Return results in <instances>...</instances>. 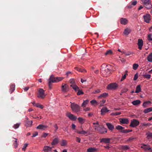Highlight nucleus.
<instances>
[{
  "instance_id": "obj_36",
  "label": "nucleus",
  "mask_w": 152,
  "mask_h": 152,
  "mask_svg": "<svg viewBox=\"0 0 152 152\" xmlns=\"http://www.w3.org/2000/svg\"><path fill=\"white\" fill-rule=\"evenodd\" d=\"M88 102L89 100L88 99L84 101L83 103L82 104L81 106L83 107H85L86 105L88 104Z\"/></svg>"
},
{
  "instance_id": "obj_31",
  "label": "nucleus",
  "mask_w": 152,
  "mask_h": 152,
  "mask_svg": "<svg viewBox=\"0 0 152 152\" xmlns=\"http://www.w3.org/2000/svg\"><path fill=\"white\" fill-rule=\"evenodd\" d=\"M67 144L66 140H62L61 143V146H65Z\"/></svg>"
},
{
  "instance_id": "obj_50",
  "label": "nucleus",
  "mask_w": 152,
  "mask_h": 152,
  "mask_svg": "<svg viewBox=\"0 0 152 152\" xmlns=\"http://www.w3.org/2000/svg\"><path fill=\"white\" fill-rule=\"evenodd\" d=\"M106 101V100L105 99H103L101 101H100L99 102L101 105H103V104H104Z\"/></svg>"
},
{
  "instance_id": "obj_52",
  "label": "nucleus",
  "mask_w": 152,
  "mask_h": 152,
  "mask_svg": "<svg viewBox=\"0 0 152 152\" xmlns=\"http://www.w3.org/2000/svg\"><path fill=\"white\" fill-rule=\"evenodd\" d=\"M136 139V137H129V139L127 140V141H130L134 139Z\"/></svg>"
},
{
  "instance_id": "obj_47",
  "label": "nucleus",
  "mask_w": 152,
  "mask_h": 152,
  "mask_svg": "<svg viewBox=\"0 0 152 152\" xmlns=\"http://www.w3.org/2000/svg\"><path fill=\"white\" fill-rule=\"evenodd\" d=\"M95 129L96 130L98 131V132H99L100 131L101 129L102 128V127H100V126H95Z\"/></svg>"
},
{
  "instance_id": "obj_6",
  "label": "nucleus",
  "mask_w": 152,
  "mask_h": 152,
  "mask_svg": "<svg viewBox=\"0 0 152 152\" xmlns=\"http://www.w3.org/2000/svg\"><path fill=\"white\" fill-rule=\"evenodd\" d=\"M139 123L138 121L135 119H133L131 121L130 126L133 127H135L139 125Z\"/></svg>"
},
{
  "instance_id": "obj_44",
  "label": "nucleus",
  "mask_w": 152,
  "mask_h": 152,
  "mask_svg": "<svg viewBox=\"0 0 152 152\" xmlns=\"http://www.w3.org/2000/svg\"><path fill=\"white\" fill-rule=\"evenodd\" d=\"M146 135H147V137L148 139H149L150 138H152V133L149 132L147 133Z\"/></svg>"
},
{
  "instance_id": "obj_3",
  "label": "nucleus",
  "mask_w": 152,
  "mask_h": 152,
  "mask_svg": "<svg viewBox=\"0 0 152 152\" xmlns=\"http://www.w3.org/2000/svg\"><path fill=\"white\" fill-rule=\"evenodd\" d=\"M144 4V7L147 9H149L152 8L151 1L150 0H141Z\"/></svg>"
},
{
  "instance_id": "obj_51",
  "label": "nucleus",
  "mask_w": 152,
  "mask_h": 152,
  "mask_svg": "<svg viewBox=\"0 0 152 152\" xmlns=\"http://www.w3.org/2000/svg\"><path fill=\"white\" fill-rule=\"evenodd\" d=\"M126 74H125L123 76L122 78L121 79V81H123L124 79H125L126 77Z\"/></svg>"
},
{
  "instance_id": "obj_19",
  "label": "nucleus",
  "mask_w": 152,
  "mask_h": 152,
  "mask_svg": "<svg viewBox=\"0 0 152 152\" xmlns=\"http://www.w3.org/2000/svg\"><path fill=\"white\" fill-rule=\"evenodd\" d=\"M98 149L95 148H90L87 149V152H95L98 151Z\"/></svg>"
},
{
  "instance_id": "obj_46",
  "label": "nucleus",
  "mask_w": 152,
  "mask_h": 152,
  "mask_svg": "<svg viewBox=\"0 0 152 152\" xmlns=\"http://www.w3.org/2000/svg\"><path fill=\"white\" fill-rule=\"evenodd\" d=\"M20 123H17L16 124H15L13 126V127L15 129H16L19 127V126L20 125Z\"/></svg>"
},
{
  "instance_id": "obj_11",
  "label": "nucleus",
  "mask_w": 152,
  "mask_h": 152,
  "mask_svg": "<svg viewBox=\"0 0 152 152\" xmlns=\"http://www.w3.org/2000/svg\"><path fill=\"white\" fill-rule=\"evenodd\" d=\"M143 18L144 21L147 23H149L151 20V16L150 14H147L143 15Z\"/></svg>"
},
{
  "instance_id": "obj_7",
  "label": "nucleus",
  "mask_w": 152,
  "mask_h": 152,
  "mask_svg": "<svg viewBox=\"0 0 152 152\" xmlns=\"http://www.w3.org/2000/svg\"><path fill=\"white\" fill-rule=\"evenodd\" d=\"M141 148L143 149L145 151H148L150 152L152 151V148L150 147V146L144 144H142Z\"/></svg>"
},
{
  "instance_id": "obj_15",
  "label": "nucleus",
  "mask_w": 152,
  "mask_h": 152,
  "mask_svg": "<svg viewBox=\"0 0 152 152\" xmlns=\"http://www.w3.org/2000/svg\"><path fill=\"white\" fill-rule=\"evenodd\" d=\"M120 122L122 124H128L129 122V121L127 118H121L120 119Z\"/></svg>"
},
{
  "instance_id": "obj_16",
  "label": "nucleus",
  "mask_w": 152,
  "mask_h": 152,
  "mask_svg": "<svg viewBox=\"0 0 152 152\" xmlns=\"http://www.w3.org/2000/svg\"><path fill=\"white\" fill-rule=\"evenodd\" d=\"M48 127V126H47L41 124L37 126V129L42 130H44L47 128Z\"/></svg>"
},
{
  "instance_id": "obj_60",
  "label": "nucleus",
  "mask_w": 152,
  "mask_h": 152,
  "mask_svg": "<svg viewBox=\"0 0 152 152\" xmlns=\"http://www.w3.org/2000/svg\"><path fill=\"white\" fill-rule=\"evenodd\" d=\"M137 1H134L132 2V5L134 6L137 3Z\"/></svg>"
},
{
  "instance_id": "obj_27",
  "label": "nucleus",
  "mask_w": 152,
  "mask_h": 152,
  "mask_svg": "<svg viewBox=\"0 0 152 152\" xmlns=\"http://www.w3.org/2000/svg\"><path fill=\"white\" fill-rule=\"evenodd\" d=\"M59 140L57 138H55L51 143V144L53 145H55L58 143Z\"/></svg>"
},
{
  "instance_id": "obj_26",
  "label": "nucleus",
  "mask_w": 152,
  "mask_h": 152,
  "mask_svg": "<svg viewBox=\"0 0 152 152\" xmlns=\"http://www.w3.org/2000/svg\"><path fill=\"white\" fill-rule=\"evenodd\" d=\"M132 103L134 105H137L140 104L141 101L139 100H137L132 101Z\"/></svg>"
},
{
  "instance_id": "obj_37",
  "label": "nucleus",
  "mask_w": 152,
  "mask_h": 152,
  "mask_svg": "<svg viewBox=\"0 0 152 152\" xmlns=\"http://www.w3.org/2000/svg\"><path fill=\"white\" fill-rule=\"evenodd\" d=\"M107 129L104 127H102L99 132L101 134H103L107 132Z\"/></svg>"
},
{
  "instance_id": "obj_17",
  "label": "nucleus",
  "mask_w": 152,
  "mask_h": 152,
  "mask_svg": "<svg viewBox=\"0 0 152 152\" xmlns=\"http://www.w3.org/2000/svg\"><path fill=\"white\" fill-rule=\"evenodd\" d=\"M109 111L106 107H104L101 110V114L102 115H104Z\"/></svg>"
},
{
  "instance_id": "obj_2",
  "label": "nucleus",
  "mask_w": 152,
  "mask_h": 152,
  "mask_svg": "<svg viewBox=\"0 0 152 152\" xmlns=\"http://www.w3.org/2000/svg\"><path fill=\"white\" fill-rule=\"evenodd\" d=\"M71 107L72 110L74 112L77 113L80 110V106L74 103H71Z\"/></svg>"
},
{
  "instance_id": "obj_48",
  "label": "nucleus",
  "mask_w": 152,
  "mask_h": 152,
  "mask_svg": "<svg viewBox=\"0 0 152 152\" xmlns=\"http://www.w3.org/2000/svg\"><path fill=\"white\" fill-rule=\"evenodd\" d=\"M28 144L27 143H26L24 145L22 148V150L23 151H26V148L27 146H28Z\"/></svg>"
},
{
  "instance_id": "obj_53",
  "label": "nucleus",
  "mask_w": 152,
  "mask_h": 152,
  "mask_svg": "<svg viewBox=\"0 0 152 152\" xmlns=\"http://www.w3.org/2000/svg\"><path fill=\"white\" fill-rule=\"evenodd\" d=\"M128 91V89L127 88H124L121 90V93H124Z\"/></svg>"
},
{
  "instance_id": "obj_33",
  "label": "nucleus",
  "mask_w": 152,
  "mask_h": 152,
  "mask_svg": "<svg viewBox=\"0 0 152 152\" xmlns=\"http://www.w3.org/2000/svg\"><path fill=\"white\" fill-rule=\"evenodd\" d=\"M141 88L140 85H138L137 86L136 88V90L135 91L136 93H138L141 91Z\"/></svg>"
},
{
  "instance_id": "obj_22",
  "label": "nucleus",
  "mask_w": 152,
  "mask_h": 152,
  "mask_svg": "<svg viewBox=\"0 0 152 152\" xmlns=\"http://www.w3.org/2000/svg\"><path fill=\"white\" fill-rule=\"evenodd\" d=\"M106 124L109 130L112 131L114 129V126L111 124L107 123Z\"/></svg>"
},
{
  "instance_id": "obj_40",
  "label": "nucleus",
  "mask_w": 152,
  "mask_h": 152,
  "mask_svg": "<svg viewBox=\"0 0 152 152\" xmlns=\"http://www.w3.org/2000/svg\"><path fill=\"white\" fill-rule=\"evenodd\" d=\"M112 51L111 50H109L107 51L105 53V56H107L108 55H110L112 54Z\"/></svg>"
},
{
  "instance_id": "obj_35",
  "label": "nucleus",
  "mask_w": 152,
  "mask_h": 152,
  "mask_svg": "<svg viewBox=\"0 0 152 152\" xmlns=\"http://www.w3.org/2000/svg\"><path fill=\"white\" fill-rule=\"evenodd\" d=\"M152 111V107H150L145 109L144 111V112L145 113H147Z\"/></svg>"
},
{
  "instance_id": "obj_63",
  "label": "nucleus",
  "mask_w": 152,
  "mask_h": 152,
  "mask_svg": "<svg viewBox=\"0 0 152 152\" xmlns=\"http://www.w3.org/2000/svg\"><path fill=\"white\" fill-rule=\"evenodd\" d=\"M54 127L55 128V132L58 129V127L57 125V124H56L54 126Z\"/></svg>"
},
{
  "instance_id": "obj_23",
  "label": "nucleus",
  "mask_w": 152,
  "mask_h": 152,
  "mask_svg": "<svg viewBox=\"0 0 152 152\" xmlns=\"http://www.w3.org/2000/svg\"><path fill=\"white\" fill-rule=\"evenodd\" d=\"M130 148L128 145H121L120 147V149L123 150H127Z\"/></svg>"
},
{
  "instance_id": "obj_64",
  "label": "nucleus",
  "mask_w": 152,
  "mask_h": 152,
  "mask_svg": "<svg viewBox=\"0 0 152 152\" xmlns=\"http://www.w3.org/2000/svg\"><path fill=\"white\" fill-rule=\"evenodd\" d=\"M76 141L77 142H80V138L78 137H76Z\"/></svg>"
},
{
  "instance_id": "obj_9",
  "label": "nucleus",
  "mask_w": 152,
  "mask_h": 152,
  "mask_svg": "<svg viewBox=\"0 0 152 152\" xmlns=\"http://www.w3.org/2000/svg\"><path fill=\"white\" fill-rule=\"evenodd\" d=\"M39 95L38 96V97H40L41 98H44L45 96L44 93V91L42 88H40L39 90Z\"/></svg>"
},
{
  "instance_id": "obj_34",
  "label": "nucleus",
  "mask_w": 152,
  "mask_h": 152,
  "mask_svg": "<svg viewBox=\"0 0 152 152\" xmlns=\"http://www.w3.org/2000/svg\"><path fill=\"white\" fill-rule=\"evenodd\" d=\"M52 150V148L48 146H45L43 150L44 151H50Z\"/></svg>"
},
{
  "instance_id": "obj_12",
  "label": "nucleus",
  "mask_w": 152,
  "mask_h": 152,
  "mask_svg": "<svg viewBox=\"0 0 152 152\" xmlns=\"http://www.w3.org/2000/svg\"><path fill=\"white\" fill-rule=\"evenodd\" d=\"M104 75H106L107 76L110 75V70L109 68H105L104 70V71L101 72Z\"/></svg>"
},
{
  "instance_id": "obj_20",
  "label": "nucleus",
  "mask_w": 152,
  "mask_h": 152,
  "mask_svg": "<svg viewBox=\"0 0 152 152\" xmlns=\"http://www.w3.org/2000/svg\"><path fill=\"white\" fill-rule=\"evenodd\" d=\"M128 22V20L124 18H121L120 19V23L121 24L126 25Z\"/></svg>"
},
{
  "instance_id": "obj_29",
  "label": "nucleus",
  "mask_w": 152,
  "mask_h": 152,
  "mask_svg": "<svg viewBox=\"0 0 152 152\" xmlns=\"http://www.w3.org/2000/svg\"><path fill=\"white\" fill-rule=\"evenodd\" d=\"M147 59L149 62H152V53L148 55Z\"/></svg>"
},
{
  "instance_id": "obj_61",
  "label": "nucleus",
  "mask_w": 152,
  "mask_h": 152,
  "mask_svg": "<svg viewBox=\"0 0 152 152\" xmlns=\"http://www.w3.org/2000/svg\"><path fill=\"white\" fill-rule=\"evenodd\" d=\"M63 129L65 131V132H68V126H67L65 128H63Z\"/></svg>"
},
{
  "instance_id": "obj_8",
  "label": "nucleus",
  "mask_w": 152,
  "mask_h": 152,
  "mask_svg": "<svg viewBox=\"0 0 152 152\" xmlns=\"http://www.w3.org/2000/svg\"><path fill=\"white\" fill-rule=\"evenodd\" d=\"M118 87L117 84L115 83H112L109 84L107 87L108 90L115 89Z\"/></svg>"
},
{
  "instance_id": "obj_59",
  "label": "nucleus",
  "mask_w": 152,
  "mask_h": 152,
  "mask_svg": "<svg viewBox=\"0 0 152 152\" xmlns=\"http://www.w3.org/2000/svg\"><path fill=\"white\" fill-rule=\"evenodd\" d=\"M48 134V133H44L42 135V137H45Z\"/></svg>"
},
{
  "instance_id": "obj_42",
  "label": "nucleus",
  "mask_w": 152,
  "mask_h": 152,
  "mask_svg": "<svg viewBox=\"0 0 152 152\" xmlns=\"http://www.w3.org/2000/svg\"><path fill=\"white\" fill-rule=\"evenodd\" d=\"M77 90H78V91L77 93V94L78 95H80L84 94L83 92L81 90L79 89V88Z\"/></svg>"
},
{
  "instance_id": "obj_18",
  "label": "nucleus",
  "mask_w": 152,
  "mask_h": 152,
  "mask_svg": "<svg viewBox=\"0 0 152 152\" xmlns=\"http://www.w3.org/2000/svg\"><path fill=\"white\" fill-rule=\"evenodd\" d=\"M110 139L108 138H103L101 139L100 142H104L106 143H109L110 142Z\"/></svg>"
},
{
  "instance_id": "obj_4",
  "label": "nucleus",
  "mask_w": 152,
  "mask_h": 152,
  "mask_svg": "<svg viewBox=\"0 0 152 152\" xmlns=\"http://www.w3.org/2000/svg\"><path fill=\"white\" fill-rule=\"evenodd\" d=\"M116 129L118 130H120L121 132L124 133H129L132 131V130L124 129V128L120 125L117 126L116 127Z\"/></svg>"
},
{
  "instance_id": "obj_56",
  "label": "nucleus",
  "mask_w": 152,
  "mask_h": 152,
  "mask_svg": "<svg viewBox=\"0 0 152 152\" xmlns=\"http://www.w3.org/2000/svg\"><path fill=\"white\" fill-rule=\"evenodd\" d=\"M32 122H32V121H28V122H27V123H28V126H31V125L32 124Z\"/></svg>"
},
{
  "instance_id": "obj_57",
  "label": "nucleus",
  "mask_w": 152,
  "mask_h": 152,
  "mask_svg": "<svg viewBox=\"0 0 152 152\" xmlns=\"http://www.w3.org/2000/svg\"><path fill=\"white\" fill-rule=\"evenodd\" d=\"M110 67H109V68L110 70V72L111 73V72H113L114 71V70L112 68H111L112 66L111 65H109Z\"/></svg>"
},
{
  "instance_id": "obj_38",
  "label": "nucleus",
  "mask_w": 152,
  "mask_h": 152,
  "mask_svg": "<svg viewBox=\"0 0 152 152\" xmlns=\"http://www.w3.org/2000/svg\"><path fill=\"white\" fill-rule=\"evenodd\" d=\"M34 106H36L37 107L41 109H43L44 107L42 105L39 103L35 104V105H34Z\"/></svg>"
},
{
  "instance_id": "obj_24",
  "label": "nucleus",
  "mask_w": 152,
  "mask_h": 152,
  "mask_svg": "<svg viewBox=\"0 0 152 152\" xmlns=\"http://www.w3.org/2000/svg\"><path fill=\"white\" fill-rule=\"evenodd\" d=\"M131 31V30L130 28H127L125 29L124 34L126 35H128Z\"/></svg>"
},
{
  "instance_id": "obj_10",
  "label": "nucleus",
  "mask_w": 152,
  "mask_h": 152,
  "mask_svg": "<svg viewBox=\"0 0 152 152\" xmlns=\"http://www.w3.org/2000/svg\"><path fill=\"white\" fill-rule=\"evenodd\" d=\"M61 88V90L63 92H66L69 91V86L67 84L62 83Z\"/></svg>"
},
{
  "instance_id": "obj_43",
  "label": "nucleus",
  "mask_w": 152,
  "mask_h": 152,
  "mask_svg": "<svg viewBox=\"0 0 152 152\" xmlns=\"http://www.w3.org/2000/svg\"><path fill=\"white\" fill-rule=\"evenodd\" d=\"M139 66V65L138 64H134L133 65V69L136 70Z\"/></svg>"
},
{
  "instance_id": "obj_55",
  "label": "nucleus",
  "mask_w": 152,
  "mask_h": 152,
  "mask_svg": "<svg viewBox=\"0 0 152 152\" xmlns=\"http://www.w3.org/2000/svg\"><path fill=\"white\" fill-rule=\"evenodd\" d=\"M91 102V103L92 104H96V100H92L91 102Z\"/></svg>"
},
{
  "instance_id": "obj_32",
  "label": "nucleus",
  "mask_w": 152,
  "mask_h": 152,
  "mask_svg": "<svg viewBox=\"0 0 152 152\" xmlns=\"http://www.w3.org/2000/svg\"><path fill=\"white\" fill-rule=\"evenodd\" d=\"M107 65H106L105 64H102L101 66V72L104 71V70L105 68H107Z\"/></svg>"
},
{
  "instance_id": "obj_28",
  "label": "nucleus",
  "mask_w": 152,
  "mask_h": 152,
  "mask_svg": "<svg viewBox=\"0 0 152 152\" xmlns=\"http://www.w3.org/2000/svg\"><path fill=\"white\" fill-rule=\"evenodd\" d=\"M108 94L106 93H104L101 94L98 96L99 98H105L108 96Z\"/></svg>"
},
{
  "instance_id": "obj_21",
  "label": "nucleus",
  "mask_w": 152,
  "mask_h": 152,
  "mask_svg": "<svg viewBox=\"0 0 152 152\" xmlns=\"http://www.w3.org/2000/svg\"><path fill=\"white\" fill-rule=\"evenodd\" d=\"M80 128L81 129V131H79L78 130H77L76 131V132H77V133L79 134H85L87 133V132L83 130L82 126L80 127Z\"/></svg>"
},
{
  "instance_id": "obj_49",
  "label": "nucleus",
  "mask_w": 152,
  "mask_h": 152,
  "mask_svg": "<svg viewBox=\"0 0 152 152\" xmlns=\"http://www.w3.org/2000/svg\"><path fill=\"white\" fill-rule=\"evenodd\" d=\"M78 120L79 122L82 123L83 122V119L81 117H79L78 118Z\"/></svg>"
},
{
  "instance_id": "obj_5",
  "label": "nucleus",
  "mask_w": 152,
  "mask_h": 152,
  "mask_svg": "<svg viewBox=\"0 0 152 152\" xmlns=\"http://www.w3.org/2000/svg\"><path fill=\"white\" fill-rule=\"evenodd\" d=\"M69 82L71 84L70 86L72 87L76 91L79 88L76 85V83L74 79H71L69 80Z\"/></svg>"
},
{
  "instance_id": "obj_13",
  "label": "nucleus",
  "mask_w": 152,
  "mask_h": 152,
  "mask_svg": "<svg viewBox=\"0 0 152 152\" xmlns=\"http://www.w3.org/2000/svg\"><path fill=\"white\" fill-rule=\"evenodd\" d=\"M66 115L71 120L75 121L77 118L76 116L74 115L73 114L71 113H68L66 114Z\"/></svg>"
},
{
  "instance_id": "obj_58",
  "label": "nucleus",
  "mask_w": 152,
  "mask_h": 152,
  "mask_svg": "<svg viewBox=\"0 0 152 152\" xmlns=\"http://www.w3.org/2000/svg\"><path fill=\"white\" fill-rule=\"evenodd\" d=\"M38 134V133L37 132H36L34 134H33V135L32 137H34L37 136Z\"/></svg>"
},
{
  "instance_id": "obj_41",
  "label": "nucleus",
  "mask_w": 152,
  "mask_h": 152,
  "mask_svg": "<svg viewBox=\"0 0 152 152\" xmlns=\"http://www.w3.org/2000/svg\"><path fill=\"white\" fill-rule=\"evenodd\" d=\"M147 39L149 41H152V34H150L148 35Z\"/></svg>"
},
{
  "instance_id": "obj_1",
  "label": "nucleus",
  "mask_w": 152,
  "mask_h": 152,
  "mask_svg": "<svg viewBox=\"0 0 152 152\" xmlns=\"http://www.w3.org/2000/svg\"><path fill=\"white\" fill-rule=\"evenodd\" d=\"M64 78L63 77H55L53 75H51L48 79L50 83H57L62 80Z\"/></svg>"
},
{
  "instance_id": "obj_62",
  "label": "nucleus",
  "mask_w": 152,
  "mask_h": 152,
  "mask_svg": "<svg viewBox=\"0 0 152 152\" xmlns=\"http://www.w3.org/2000/svg\"><path fill=\"white\" fill-rule=\"evenodd\" d=\"M131 53H131L130 52H126V53H125V55L126 56H129V55L131 54Z\"/></svg>"
},
{
  "instance_id": "obj_30",
  "label": "nucleus",
  "mask_w": 152,
  "mask_h": 152,
  "mask_svg": "<svg viewBox=\"0 0 152 152\" xmlns=\"http://www.w3.org/2000/svg\"><path fill=\"white\" fill-rule=\"evenodd\" d=\"M151 103V102L150 101L145 102L143 103L142 106L144 107H147V105H148L149 104Z\"/></svg>"
},
{
  "instance_id": "obj_25",
  "label": "nucleus",
  "mask_w": 152,
  "mask_h": 152,
  "mask_svg": "<svg viewBox=\"0 0 152 152\" xmlns=\"http://www.w3.org/2000/svg\"><path fill=\"white\" fill-rule=\"evenodd\" d=\"M15 85L14 84H12L10 85V92L11 94L15 90Z\"/></svg>"
},
{
  "instance_id": "obj_14",
  "label": "nucleus",
  "mask_w": 152,
  "mask_h": 152,
  "mask_svg": "<svg viewBox=\"0 0 152 152\" xmlns=\"http://www.w3.org/2000/svg\"><path fill=\"white\" fill-rule=\"evenodd\" d=\"M143 41L142 39H138L137 44L138 45V48L140 50H141L142 47L143 45Z\"/></svg>"
},
{
  "instance_id": "obj_39",
  "label": "nucleus",
  "mask_w": 152,
  "mask_h": 152,
  "mask_svg": "<svg viewBox=\"0 0 152 152\" xmlns=\"http://www.w3.org/2000/svg\"><path fill=\"white\" fill-rule=\"evenodd\" d=\"M14 139L15 140H13V141H14L13 144L14 146L16 148L17 147L18 145V144L17 143V139L16 138H14Z\"/></svg>"
},
{
  "instance_id": "obj_45",
  "label": "nucleus",
  "mask_w": 152,
  "mask_h": 152,
  "mask_svg": "<svg viewBox=\"0 0 152 152\" xmlns=\"http://www.w3.org/2000/svg\"><path fill=\"white\" fill-rule=\"evenodd\" d=\"M143 76L144 77H145L146 78H148V79H149L151 78V75H149V74H144L143 75Z\"/></svg>"
},
{
  "instance_id": "obj_54",
  "label": "nucleus",
  "mask_w": 152,
  "mask_h": 152,
  "mask_svg": "<svg viewBox=\"0 0 152 152\" xmlns=\"http://www.w3.org/2000/svg\"><path fill=\"white\" fill-rule=\"evenodd\" d=\"M138 75L137 74H136L134 76V80H136L138 78Z\"/></svg>"
}]
</instances>
